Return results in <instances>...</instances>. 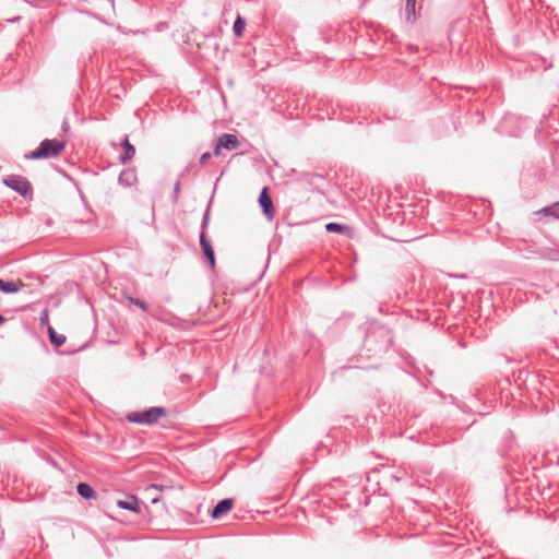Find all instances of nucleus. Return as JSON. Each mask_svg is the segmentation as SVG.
<instances>
[{"label":"nucleus","instance_id":"nucleus-17","mask_svg":"<svg viewBox=\"0 0 559 559\" xmlns=\"http://www.w3.org/2000/svg\"><path fill=\"white\" fill-rule=\"evenodd\" d=\"M325 229L330 233H343L346 229V226L338 223H328L325 225Z\"/></svg>","mask_w":559,"mask_h":559},{"label":"nucleus","instance_id":"nucleus-15","mask_svg":"<svg viewBox=\"0 0 559 559\" xmlns=\"http://www.w3.org/2000/svg\"><path fill=\"white\" fill-rule=\"evenodd\" d=\"M245 26H246L245 20L241 16H238L235 20L234 25H233V32H234L236 37H241L242 36Z\"/></svg>","mask_w":559,"mask_h":559},{"label":"nucleus","instance_id":"nucleus-12","mask_svg":"<svg viewBox=\"0 0 559 559\" xmlns=\"http://www.w3.org/2000/svg\"><path fill=\"white\" fill-rule=\"evenodd\" d=\"M78 493L85 499H93L96 497L95 490L86 483L78 485Z\"/></svg>","mask_w":559,"mask_h":559},{"label":"nucleus","instance_id":"nucleus-5","mask_svg":"<svg viewBox=\"0 0 559 559\" xmlns=\"http://www.w3.org/2000/svg\"><path fill=\"white\" fill-rule=\"evenodd\" d=\"M259 204L263 211V214L269 221H272L275 215L272 199L267 194L266 188H263L259 195Z\"/></svg>","mask_w":559,"mask_h":559},{"label":"nucleus","instance_id":"nucleus-25","mask_svg":"<svg viewBox=\"0 0 559 559\" xmlns=\"http://www.w3.org/2000/svg\"><path fill=\"white\" fill-rule=\"evenodd\" d=\"M158 500H159V498H158V497H153V498L151 499L152 503H157V502H158Z\"/></svg>","mask_w":559,"mask_h":559},{"label":"nucleus","instance_id":"nucleus-7","mask_svg":"<svg viewBox=\"0 0 559 559\" xmlns=\"http://www.w3.org/2000/svg\"><path fill=\"white\" fill-rule=\"evenodd\" d=\"M200 246L204 255L207 258L212 267L215 266V253L210 241L206 239L205 233L200 234Z\"/></svg>","mask_w":559,"mask_h":559},{"label":"nucleus","instance_id":"nucleus-16","mask_svg":"<svg viewBox=\"0 0 559 559\" xmlns=\"http://www.w3.org/2000/svg\"><path fill=\"white\" fill-rule=\"evenodd\" d=\"M416 0H406L405 12L407 21H412L415 17Z\"/></svg>","mask_w":559,"mask_h":559},{"label":"nucleus","instance_id":"nucleus-10","mask_svg":"<svg viewBox=\"0 0 559 559\" xmlns=\"http://www.w3.org/2000/svg\"><path fill=\"white\" fill-rule=\"evenodd\" d=\"M117 506L121 509L129 510L135 513H139L141 510L139 500L132 495L128 496L126 499L118 500Z\"/></svg>","mask_w":559,"mask_h":559},{"label":"nucleus","instance_id":"nucleus-2","mask_svg":"<svg viewBox=\"0 0 559 559\" xmlns=\"http://www.w3.org/2000/svg\"><path fill=\"white\" fill-rule=\"evenodd\" d=\"M166 414V411L164 407H151L148 409H145L143 412H134L128 415V419L131 423L136 424H153L156 423L162 416Z\"/></svg>","mask_w":559,"mask_h":559},{"label":"nucleus","instance_id":"nucleus-22","mask_svg":"<svg viewBox=\"0 0 559 559\" xmlns=\"http://www.w3.org/2000/svg\"><path fill=\"white\" fill-rule=\"evenodd\" d=\"M179 189H180V187H179V183L177 182V183L175 185V189H174V193H175V195H178V193H179Z\"/></svg>","mask_w":559,"mask_h":559},{"label":"nucleus","instance_id":"nucleus-23","mask_svg":"<svg viewBox=\"0 0 559 559\" xmlns=\"http://www.w3.org/2000/svg\"><path fill=\"white\" fill-rule=\"evenodd\" d=\"M7 319L0 313V325L3 324Z\"/></svg>","mask_w":559,"mask_h":559},{"label":"nucleus","instance_id":"nucleus-19","mask_svg":"<svg viewBox=\"0 0 559 559\" xmlns=\"http://www.w3.org/2000/svg\"><path fill=\"white\" fill-rule=\"evenodd\" d=\"M209 210H206L203 214V218H202V223H201V233H205L206 234V229H207V226H209Z\"/></svg>","mask_w":559,"mask_h":559},{"label":"nucleus","instance_id":"nucleus-11","mask_svg":"<svg viewBox=\"0 0 559 559\" xmlns=\"http://www.w3.org/2000/svg\"><path fill=\"white\" fill-rule=\"evenodd\" d=\"M121 145L124 152L119 156V160L120 163L126 164L133 158L135 154V147L130 143L128 135L124 136Z\"/></svg>","mask_w":559,"mask_h":559},{"label":"nucleus","instance_id":"nucleus-24","mask_svg":"<svg viewBox=\"0 0 559 559\" xmlns=\"http://www.w3.org/2000/svg\"><path fill=\"white\" fill-rule=\"evenodd\" d=\"M62 128H63V131H68V122L67 121H63V124H62Z\"/></svg>","mask_w":559,"mask_h":559},{"label":"nucleus","instance_id":"nucleus-9","mask_svg":"<svg viewBox=\"0 0 559 559\" xmlns=\"http://www.w3.org/2000/svg\"><path fill=\"white\" fill-rule=\"evenodd\" d=\"M118 182L123 187H131L136 182V174L132 168L123 169L119 177Z\"/></svg>","mask_w":559,"mask_h":559},{"label":"nucleus","instance_id":"nucleus-8","mask_svg":"<svg viewBox=\"0 0 559 559\" xmlns=\"http://www.w3.org/2000/svg\"><path fill=\"white\" fill-rule=\"evenodd\" d=\"M25 284L21 281L0 280V292L4 294H15L20 292Z\"/></svg>","mask_w":559,"mask_h":559},{"label":"nucleus","instance_id":"nucleus-6","mask_svg":"<svg viewBox=\"0 0 559 559\" xmlns=\"http://www.w3.org/2000/svg\"><path fill=\"white\" fill-rule=\"evenodd\" d=\"M234 506V500L230 498L223 499L218 501V503L213 508L211 512V516L213 519H221L227 512L231 510Z\"/></svg>","mask_w":559,"mask_h":559},{"label":"nucleus","instance_id":"nucleus-14","mask_svg":"<svg viewBox=\"0 0 559 559\" xmlns=\"http://www.w3.org/2000/svg\"><path fill=\"white\" fill-rule=\"evenodd\" d=\"M537 214L550 215L552 217L559 218V202H555L542 209Z\"/></svg>","mask_w":559,"mask_h":559},{"label":"nucleus","instance_id":"nucleus-21","mask_svg":"<svg viewBox=\"0 0 559 559\" xmlns=\"http://www.w3.org/2000/svg\"><path fill=\"white\" fill-rule=\"evenodd\" d=\"M162 489H163L162 485L154 484L151 487H148L146 490L150 491V490H162Z\"/></svg>","mask_w":559,"mask_h":559},{"label":"nucleus","instance_id":"nucleus-1","mask_svg":"<svg viewBox=\"0 0 559 559\" xmlns=\"http://www.w3.org/2000/svg\"><path fill=\"white\" fill-rule=\"evenodd\" d=\"M66 147V142L57 139H46L41 141L39 146L25 155L27 159H41L58 156Z\"/></svg>","mask_w":559,"mask_h":559},{"label":"nucleus","instance_id":"nucleus-20","mask_svg":"<svg viewBox=\"0 0 559 559\" xmlns=\"http://www.w3.org/2000/svg\"><path fill=\"white\" fill-rule=\"evenodd\" d=\"M211 158V153L210 152H205L201 155L200 157V163L203 165L205 164L209 159Z\"/></svg>","mask_w":559,"mask_h":559},{"label":"nucleus","instance_id":"nucleus-18","mask_svg":"<svg viewBox=\"0 0 559 559\" xmlns=\"http://www.w3.org/2000/svg\"><path fill=\"white\" fill-rule=\"evenodd\" d=\"M128 299L130 302L141 308L143 311H147V305L143 300L133 297H129Z\"/></svg>","mask_w":559,"mask_h":559},{"label":"nucleus","instance_id":"nucleus-4","mask_svg":"<svg viewBox=\"0 0 559 559\" xmlns=\"http://www.w3.org/2000/svg\"><path fill=\"white\" fill-rule=\"evenodd\" d=\"M239 141L236 135L230 133H223L216 142L214 147V155L218 156L221 154L222 148H226L228 151H234L238 148Z\"/></svg>","mask_w":559,"mask_h":559},{"label":"nucleus","instance_id":"nucleus-13","mask_svg":"<svg viewBox=\"0 0 559 559\" xmlns=\"http://www.w3.org/2000/svg\"><path fill=\"white\" fill-rule=\"evenodd\" d=\"M48 334L50 342L56 346L60 347L66 342V336L63 334H58L52 326L48 328Z\"/></svg>","mask_w":559,"mask_h":559},{"label":"nucleus","instance_id":"nucleus-3","mask_svg":"<svg viewBox=\"0 0 559 559\" xmlns=\"http://www.w3.org/2000/svg\"><path fill=\"white\" fill-rule=\"evenodd\" d=\"M3 183L23 197L32 194V186L23 176L10 175L3 178Z\"/></svg>","mask_w":559,"mask_h":559}]
</instances>
